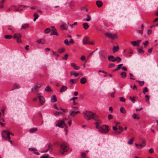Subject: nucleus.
<instances>
[{
    "label": "nucleus",
    "mask_w": 158,
    "mask_h": 158,
    "mask_svg": "<svg viewBox=\"0 0 158 158\" xmlns=\"http://www.w3.org/2000/svg\"><path fill=\"white\" fill-rule=\"evenodd\" d=\"M93 113L91 111H86L83 112L84 118L86 120H89L92 119Z\"/></svg>",
    "instance_id": "1"
},
{
    "label": "nucleus",
    "mask_w": 158,
    "mask_h": 158,
    "mask_svg": "<svg viewBox=\"0 0 158 158\" xmlns=\"http://www.w3.org/2000/svg\"><path fill=\"white\" fill-rule=\"evenodd\" d=\"M22 36V35L21 33H16L14 34L13 38L15 39H16L17 42L19 43H21L22 41L21 39Z\"/></svg>",
    "instance_id": "2"
},
{
    "label": "nucleus",
    "mask_w": 158,
    "mask_h": 158,
    "mask_svg": "<svg viewBox=\"0 0 158 158\" xmlns=\"http://www.w3.org/2000/svg\"><path fill=\"white\" fill-rule=\"evenodd\" d=\"M60 149L63 151V152H60V153L61 154H63L64 152H65L67 151L68 150V147L67 144L65 143H63L60 145Z\"/></svg>",
    "instance_id": "3"
},
{
    "label": "nucleus",
    "mask_w": 158,
    "mask_h": 158,
    "mask_svg": "<svg viewBox=\"0 0 158 158\" xmlns=\"http://www.w3.org/2000/svg\"><path fill=\"white\" fill-rule=\"evenodd\" d=\"M99 131L103 133H106L109 131V126L106 125H103L99 128Z\"/></svg>",
    "instance_id": "4"
},
{
    "label": "nucleus",
    "mask_w": 158,
    "mask_h": 158,
    "mask_svg": "<svg viewBox=\"0 0 158 158\" xmlns=\"http://www.w3.org/2000/svg\"><path fill=\"white\" fill-rule=\"evenodd\" d=\"M10 132L9 131L3 130L2 132V137L4 139H6L10 137Z\"/></svg>",
    "instance_id": "5"
},
{
    "label": "nucleus",
    "mask_w": 158,
    "mask_h": 158,
    "mask_svg": "<svg viewBox=\"0 0 158 158\" xmlns=\"http://www.w3.org/2000/svg\"><path fill=\"white\" fill-rule=\"evenodd\" d=\"M105 35L109 38L112 40H114L118 38V35L116 34H112L110 33L106 32L105 34Z\"/></svg>",
    "instance_id": "6"
},
{
    "label": "nucleus",
    "mask_w": 158,
    "mask_h": 158,
    "mask_svg": "<svg viewBox=\"0 0 158 158\" xmlns=\"http://www.w3.org/2000/svg\"><path fill=\"white\" fill-rule=\"evenodd\" d=\"M37 98L40 101V105H43L45 102V100L43 96H41L39 94H37Z\"/></svg>",
    "instance_id": "7"
},
{
    "label": "nucleus",
    "mask_w": 158,
    "mask_h": 158,
    "mask_svg": "<svg viewBox=\"0 0 158 158\" xmlns=\"http://www.w3.org/2000/svg\"><path fill=\"white\" fill-rule=\"evenodd\" d=\"M65 120H66L65 118L63 119L60 121V122L56 125V126L60 127H64V126L65 125L64 122Z\"/></svg>",
    "instance_id": "8"
},
{
    "label": "nucleus",
    "mask_w": 158,
    "mask_h": 158,
    "mask_svg": "<svg viewBox=\"0 0 158 158\" xmlns=\"http://www.w3.org/2000/svg\"><path fill=\"white\" fill-rule=\"evenodd\" d=\"M64 43L66 45L69 46L70 45V44H73L74 43V41L73 39H71L70 41H69V42L68 41V40L67 39H66L64 40Z\"/></svg>",
    "instance_id": "9"
},
{
    "label": "nucleus",
    "mask_w": 158,
    "mask_h": 158,
    "mask_svg": "<svg viewBox=\"0 0 158 158\" xmlns=\"http://www.w3.org/2000/svg\"><path fill=\"white\" fill-rule=\"evenodd\" d=\"M51 27H53V29H52V32L50 33V35H58V34L57 32L56 29L55 28L54 26H52Z\"/></svg>",
    "instance_id": "10"
},
{
    "label": "nucleus",
    "mask_w": 158,
    "mask_h": 158,
    "mask_svg": "<svg viewBox=\"0 0 158 158\" xmlns=\"http://www.w3.org/2000/svg\"><path fill=\"white\" fill-rule=\"evenodd\" d=\"M60 28L62 30H66L68 29V26L66 23H63L60 26Z\"/></svg>",
    "instance_id": "11"
},
{
    "label": "nucleus",
    "mask_w": 158,
    "mask_h": 158,
    "mask_svg": "<svg viewBox=\"0 0 158 158\" xmlns=\"http://www.w3.org/2000/svg\"><path fill=\"white\" fill-rule=\"evenodd\" d=\"M29 27V25L27 23H24L22 24L21 27L20 28V30L26 29Z\"/></svg>",
    "instance_id": "12"
},
{
    "label": "nucleus",
    "mask_w": 158,
    "mask_h": 158,
    "mask_svg": "<svg viewBox=\"0 0 158 158\" xmlns=\"http://www.w3.org/2000/svg\"><path fill=\"white\" fill-rule=\"evenodd\" d=\"M78 81V79H71L69 80V81L71 85H73V84H76Z\"/></svg>",
    "instance_id": "13"
},
{
    "label": "nucleus",
    "mask_w": 158,
    "mask_h": 158,
    "mask_svg": "<svg viewBox=\"0 0 158 158\" xmlns=\"http://www.w3.org/2000/svg\"><path fill=\"white\" fill-rule=\"evenodd\" d=\"M89 38L87 37H85L83 40V44H90L88 41Z\"/></svg>",
    "instance_id": "14"
},
{
    "label": "nucleus",
    "mask_w": 158,
    "mask_h": 158,
    "mask_svg": "<svg viewBox=\"0 0 158 158\" xmlns=\"http://www.w3.org/2000/svg\"><path fill=\"white\" fill-rule=\"evenodd\" d=\"M29 150L30 151L34 152V153L35 154H36V155H38L39 154V153L38 152H36L37 150L35 148H29Z\"/></svg>",
    "instance_id": "15"
},
{
    "label": "nucleus",
    "mask_w": 158,
    "mask_h": 158,
    "mask_svg": "<svg viewBox=\"0 0 158 158\" xmlns=\"http://www.w3.org/2000/svg\"><path fill=\"white\" fill-rule=\"evenodd\" d=\"M92 117V119H93L95 121L98 120L99 119L98 116L94 113Z\"/></svg>",
    "instance_id": "16"
},
{
    "label": "nucleus",
    "mask_w": 158,
    "mask_h": 158,
    "mask_svg": "<svg viewBox=\"0 0 158 158\" xmlns=\"http://www.w3.org/2000/svg\"><path fill=\"white\" fill-rule=\"evenodd\" d=\"M36 42L39 44H44L45 43V40L44 39H39L37 40Z\"/></svg>",
    "instance_id": "17"
},
{
    "label": "nucleus",
    "mask_w": 158,
    "mask_h": 158,
    "mask_svg": "<svg viewBox=\"0 0 158 158\" xmlns=\"http://www.w3.org/2000/svg\"><path fill=\"white\" fill-rule=\"evenodd\" d=\"M71 66L73 67L75 69L79 70L80 67L79 66H77L76 64L74 63H72L71 64Z\"/></svg>",
    "instance_id": "18"
},
{
    "label": "nucleus",
    "mask_w": 158,
    "mask_h": 158,
    "mask_svg": "<svg viewBox=\"0 0 158 158\" xmlns=\"http://www.w3.org/2000/svg\"><path fill=\"white\" fill-rule=\"evenodd\" d=\"M40 87V86H39L37 84L35 85L33 87L31 88V90L34 91L35 90H37Z\"/></svg>",
    "instance_id": "19"
},
{
    "label": "nucleus",
    "mask_w": 158,
    "mask_h": 158,
    "mask_svg": "<svg viewBox=\"0 0 158 158\" xmlns=\"http://www.w3.org/2000/svg\"><path fill=\"white\" fill-rule=\"evenodd\" d=\"M146 142L145 140H143L141 144H139V148H141L144 147L145 145Z\"/></svg>",
    "instance_id": "20"
},
{
    "label": "nucleus",
    "mask_w": 158,
    "mask_h": 158,
    "mask_svg": "<svg viewBox=\"0 0 158 158\" xmlns=\"http://www.w3.org/2000/svg\"><path fill=\"white\" fill-rule=\"evenodd\" d=\"M67 88L66 86L64 85L62 86L60 89V92L62 93L64 92L66 90Z\"/></svg>",
    "instance_id": "21"
},
{
    "label": "nucleus",
    "mask_w": 158,
    "mask_h": 158,
    "mask_svg": "<svg viewBox=\"0 0 158 158\" xmlns=\"http://www.w3.org/2000/svg\"><path fill=\"white\" fill-rule=\"evenodd\" d=\"M86 81L87 80L85 77H83L80 79V82L82 84H85Z\"/></svg>",
    "instance_id": "22"
},
{
    "label": "nucleus",
    "mask_w": 158,
    "mask_h": 158,
    "mask_svg": "<svg viewBox=\"0 0 158 158\" xmlns=\"http://www.w3.org/2000/svg\"><path fill=\"white\" fill-rule=\"evenodd\" d=\"M51 102H55L56 101L57 99L56 96L55 95H53L51 98Z\"/></svg>",
    "instance_id": "23"
},
{
    "label": "nucleus",
    "mask_w": 158,
    "mask_h": 158,
    "mask_svg": "<svg viewBox=\"0 0 158 158\" xmlns=\"http://www.w3.org/2000/svg\"><path fill=\"white\" fill-rule=\"evenodd\" d=\"M118 128L119 130H120V131H117L116 133L119 134H120L123 131V127L121 126H119L118 127Z\"/></svg>",
    "instance_id": "24"
},
{
    "label": "nucleus",
    "mask_w": 158,
    "mask_h": 158,
    "mask_svg": "<svg viewBox=\"0 0 158 158\" xmlns=\"http://www.w3.org/2000/svg\"><path fill=\"white\" fill-rule=\"evenodd\" d=\"M119 49L118 46L117 45L116 46H114L113 48V52L115 53L117 52Z\"/></svg>",
    "instance_id": "25"
},
{
    "label": "nucleus",
    "mask_w": 158,
    "mask_h": 158,
    "mask_svg": "<svg viewBox=\"0 0 158 158\" xmlns=\"http://www.w3.org/2000/svg\"><path fill=\"white\" fill-rule=\"evenodd\" d=\"M143 47H141L140 48H137V51L139 53L142 54L144 52V51L142 50Z\"/></svg>",
    "instance_id": "26"
},
{
    "label": "nucleus",
    "mask_w": 158,
    "mask_h": 158,
    "mask_svg": "<svg viewBox=\"0 0 158 158\" xmlns=\"http://www.w3.org/2000/svg\"><path fill=\"white\" fill-rule=\"evenodd\" d=\"M97 6L98 7H100L102 5V2L100 1H98L96 2Z\"/></svg>",
    "instance_id": "27"
},
{
    "label": "nucleus",
    "mask_w": 158,
    "mask_h": 158,
    "mask_svg": "<svg viewBox=\"0 0 158 158\" xmlns=\"http://www.w3.org/2000/svg\"><path fill=\"white\" fill-rule=\"evenodd\" d=\"M114 58L113 56L111 55L108 56V59L109 61H111L112 62H114Z\"/></svg>",
    "instance_id": "28"
},
{
    "label": "nucleus",
    "mask_w": 158,
    "mask_h": 158,
    "mask_svg": "<svg viewBox=\"0 0 158 158\" xmlns=\"http://www.w3.org/2000/svg\"><path fill=\"white\" fill-rule=\"evenodd\" d=\"M132 116L135 119H139V116L135 113L133 114L132 115Z\"/></svg>",
    "instance_id": "29"
},
{
    "label": "nucleus",
    "mask_w": 158,
    "mask_h": 158,
    "mask_svg": "<svg viewBox=\"0 0 158 158\" xmlns=\"http://www.w3.org/2000/svg\"><path fill=\"white\" fill-rule=\"evenodd\" d=\"M121 77L123 78H124L126 77L127 73L125 72H123L121 73Z\"/></svg>",
    "instance_id": "30"
},
{
    "label": "nucleus",
    "mask_w": 158,
    "mask_h": 158,
    "mask_svg": "<svg viewBox=\"0 0 158 158\" xmlns=\"http://www.w3.org/2000/svg\"><path fill=\"white\" fill-rule=\"evenodd\" d=\"M82 25L85 30L87 29L89 27V26L87 23H84Z\"/></svg>",
    "instance_id": "31"
},
{
    "label": "nucleus",
    "mask_w": 158,
    "mask_h": 158,
    "mask_svg": "<svg viewBox=\"0 0 158 158\" xmlns=\"http://www.w3.org/2000/svg\"><path fill=\"white\" fill-rule=\"evenodd\" d=\"M131 43L134 46H139V44H137V42L136 41H131Z\"/></svg>",
    "instance_id": "32"
},
{
    "label": "nucleus",
    "mask_w": 158,
    "mask_h": 158,
    "mask_svg": "<svg viewBox=\"0 0 158 158\" xmlns=\"http://www.w3.org/2000/svg\"><path fill=\"white\" fill-rule=\"evenodd\" d=\"M69 113L72 116H74L76 114L75 111L73 110H71L69 111Z\"/></svg>",
    "instance_id": "33"
},
{
    "label": "nucleus",
    "mask_w": 158,
    "mask_h": 158,
    "mask_svg": "<svg viewBox=\"0 0 158 158\" xmlns=\"http://www.w3.org/2000/svg\"><path fill=\"white\" fill-rule=\"evenodd\" d=\"M123 65V64H119L118 65V67H117V68L114 69L113 70V72H114L115 71H117L121 67V66H122Z\"/></svg>",
    "instance_id": "34"
},
{
    "label": "nucleus",
    "mask_w": 158,
    "mask_h": 158,
    "mask_svg": "<svg viewBox=\"0 0 158 158\" xmlns=\"http://www.w3.org/2000/svg\"><path fill=\"white\" fill-rule=\"evenodd\" d=\"M37 129L36 128H32L29 130V132L31 133H33L36 131Z\"/></svg>",
    "instance_id": "35"
},
{
    "label": "nucleus",
    "mask_w": 158,
    "mask_h": 158,
    "mask_svg": "<svg viewBox=\"0 0 158 158\" xmlns=\"http://www.w3.org/2000/svg\"><path fill=\"white\" fill-rule=\"evenodd\" d=\"M136 81L138 82L140 86H142L144 84V81H140L139 80H136Z\"/></svg>",
    "instance_id": "36"
},
{
    "label": "nucleus",
    "mask_w": 158,
    "mask_h": 158,
    "mask_svg": "<svg viewBox=\"0 0 158 158\" xmlns=\"http://www.w3.org/2000/svg\"><path fill=\"white\" fill-rule=\"evenodd\" d=\"M62 112H59L58 111H55L53 112V114L55 116H58L60 115V114H62Z\"/></svg>",
    "instance_id": "37"
},
{
    "label": "nucleus",
    "mask_w": 158,
    "mask_h": 158,
    "mask_svg": "<svg viewBox=\"0 0 158 158\" xmlns=\"http://www.w3.org/2000/svg\"><path fill=\"white\" fill-rule=\"evenodd\" d=\"M15 6H11L8 9H7L6 10L7 12H8L9 11L12 10H15Z\"/></svg>",
    "instance_id": "38"
},
{
    "label": "nucleus",
    "mask_w": 158,
    "mask_h": 158,
    "mask_svg": "<svg viewBox=\"0 0 158 158\" xmlns=\"http://www.w3.org/2000/svg\"><path fill=\"white\" fill-rule=\"evenodd\" d=\"M120 111L121 112L123 113V114H125L126 113V110L123 107H121L120 109Z\"/></svg>",
    "instance_id": "39"
},
{
    "label": "nucleus",
    "mask_w": 158,
    "mask_h": 158,
    "mask_svg": "<svg viewBox=\"0 0 158 158\" xmlns=\"http://www.w3.org/2000/svg\"><path fill=\"white\" fill-rule=\"evenodd\" d=\"M121 60V59L118 56H117L116 58H114V61H117V63H118L120 60Z\"/></svg>",
    "instance_id": "40"
},
{
    "label": "nucleus",
    "mask_w": 158,
    "mask_h": 158,
    "mask_svg": "<svg viewBox=\"0 0 158 158\" xmlns=\"http://www.w3.org/2000/svg\"><path fill=\"white\" fill-rule=\"evenodd\" d=\"M4 37L7 39H11L13 37V36L11 35H6Z\"/></svg>",
    "instance_id": "41"
},
{
    "label": "nucleus",
    "mask_w": 158,
    "mask_h": 158,
    "mask_svg": "<svg viewBox=\"0 0 158 158\" xmlns=\"http://www.w3.org/2000/svg\"><path fill=\"white\" fill-rule=\"evenodd\" d=\"M134 140V138L133 137L131 139H130L129 140L128 142V143L129 145L131 144L132 143Z\"/></svg>",
    "instance_id": "42"
},
{
    "label": "nucleus",
    "mask_w": 158,
    "mask_h": 158,
    "mask_svg": "<svg viewBox=\"0 0 158 158\" xmlns=\"http://www.w3.org/2000/svg\"><path fill=\"white\" fill-rule=\"evenodd\" d=\"M45 90L47 92H49L50 91H52V90L50 87L48 86H47L45 89Z\"/></svg>",
    "instance_id": "43"
},
{
    "label": "nucleus",
    "mask_w": 158,
    "mask_h": 158,
    "mask_svg": "<svg viewBox=\"0 0 158 158\" xmlns=\"http://www.w3.org/2000/svg\"><path fill=\"white\" fill-rule=\"evenodd\" d=\"M100 58L102 60H104L106 59V57L103 55L101 54L100 55Z\"/></svg>",
    "instance_id": "44"
},
{
    "label": "nucleus",
    "mask_w": 158,
    "mask_h": 158,
    "mask_svg": "<svg viewBox=\"0 0 158 158\" xmlns=\"http://www.w3.org/2000/svg\"><path fill=\"white\" fill-rule=\"evenodd\" d=\"M20 88L19 85L16 84H14L13 85V89H18Z\"/></svg>",
    "instance_id": "45"
},
{
    "label": "nucleus",
    "mask_w": 158,
    "mask_h": 158,
    "mask_svg": "<svg viewBox=\"0 0 158 158\" xmlns=\"http://www.w3.org/2000/svg\"><path fill=\"white\" fill-rule=\"evenodd\" d=\"M65 49L64 48H62L59 49L58 50V52L60 53H61L63 52L65 50Z\"/></svg>",
    "instance_id": "46"
},
{
    "label": "nucleus",
    "mask_w": 158,
    "mask_h": 158,
    "mask_svg": "<svg viewBox=\"0 0 158 158\" xmlns=\"http://www.w3.org/2000/svg\"><path fill=\"white\" fill-rule=\"evenodd\" d=\"M86 156V153L85 152H82L81 154V157L82 158H85Z\"/></svg>",
    "instance_id": "47"
},
{
    "label": "nucleus",
    "mask_w": 158,
    "mask_h": 158,
    "mask_svg": "<svg viewBox=\"0 0 158 158\" xmlns=\"http://www.w3.org/2000/svg\"><path fill=\"white\" fill-rule=\"evenodd\" d=\"M48 150H50V151H51L52 150V148H51V146L50 145L48 146V148L47 150H46L45 151H43L42 152H43V153L46 152H47Z\"/></svg>",
    "instance_id": "48"
},
{
    "label": "nucleus",
    "mask_w": 158,
    "mask_h": 158,
    "mask_svg": "<svg viewBox=\"0 0 158 158\" xmlns=\"http://www.w3.org/2000/svg\"><path fill=\"white\" fill-rule=\"evenodd\" d=\"M87 19H86L85 20L86 21H89L90 19H91V17L89 15H87Z\"/></svg>",
    "instance_id": "49"
},
{
    "label": "nucleus",
    "mask_w": 158,
    "mask_h": 158,
    "mask_svg": "<svg viewBox=\"0 0 158 158\" xmlns=\"http://www.w3.org/2000/svg\"><path fill=\"white\" fill-rule=\"evenodd\" d=\"M50 31V29L49 28H46L44 31V32L45 33H48Z\"/></svg>",
    "instance_id": "50"
},
{
    "label": "nucleus",
    "mask_w": 158,
    "mask_h": 158,
    "mask_svg": "<svg viewBox=\"0 0 158 158\" xmlns=\"http://www.w3.org/2000/svg\"><path fill=\"white\" fill-rule=\"evenodd\" d=\"M114 91L110 94V96L111 97L114 98V95L115 93V90L113 89Z\"/></svg>",
    "instance_id": "51"
},
{
    "label": "nucleus",
    "mask_w": 158,
    "mask_h": 158,
    "mask_svg": "<svg viewBox=\"0 0 158 158\" xmlns=\"http://www.w3.org/2000/svg\"><path fill=\"white\" fill-rule=\"evenodd\" d=\"M68 54H66L64 56L62 57V59L64 60H66L68 59Z\"/></svg>",
    "instance_id": "52"
},
{
    "label": "nucleus",
    "mask_w": 158,
    "mask_h": 158,
    "mask_svg": "<svg viewBox=\"0 0 158 158\" xmlns=\"http://www.w3.org/2000/svg\"><path fill=\"white\" fill-rule=\"evenodd\" d=\"M115 66V65L113 63H111L109 64L108 67L109 68H111L114 67Z\"/></svg>",
    "instance_id": "53"
},
{
    "label": "nucleus",
    "mask_w": 158,
    "mask_h": 158,
    "mask_svg": "<svg viewBox=\"0 0 158 158\" xmlns=\"http://www.w3.org/2000/svg\"><path fill=\"white\" fill-rule=\"evenodd\" d=\"M148 91V89L146 87H145L144 88V89H143V92L144 94H145L146 92H147Z\"/></svg>",
    "instance_id": "54"
},
{
    "label": "nucleus",
    "mask_w": 158,
    "mask_h": 158,
    "mask_svg": "<svg viewBox=\"0 0 158 158\" xmlns=\"http://www.w3.org/2000/svg\"><path fill=\"white\" fill-rule=\"evenodd\" d=\"M113 118V116L111 114H109L108 115V118L109 120Z\"/></svg>",
    "instance_id": "55"
},
{
    "label": "nucleus",
    "mask_w": 158,
    "mask_h": 158,
    "mask_svg": "<svg viewBox=\"0 0 158 158\" xmlns=\"http://www.w3.org/2000/svg\"><path fill=\"white\" fill-rule=\"evenodd\" d=\"M130 99L133 103H135L134 101H135V99L134 97L132 98L131 96H130Z\"/></svg>",
    "instance_id": "56"
},
{
    "label": "nucleus",
    "mask_w": 158,
    "mask_h": 158,
    "mask_svg": "<svg viewBox=\"0 0 158 158\" xmlns=\"http://www.w3.org/2000/svg\"><path fill=\"white\" fill-rule=\"evenodd\" d=\"M119 99L120 101L123 102H125L126 100V99L123 97H120Z\"/></svg>",
    "instance_id": "57"
},
{
    "label": "nucleus",
    "mask_w": 158,
    "mask_h": 158,
    "mask_svg": "<svg viewBox=\"0 0 158 158\" xmlns=\"http://www.w3.org/2000/svg\"><path fill=\"white\" fill-rule=\"evenodd\" d=\"M145 97L147 98V99H146L145 100L146 102H148L149 101V96L147 95H146L145 96Z\"/></svg>",
    "instance_id": "58"
},
{
    "label": "nucleus",
    "mask_w": 158,
    "mask_h": 158,
    "mask_svg": "<svg viewBox=\"0 0 158 158\" xmlns=\"http://www.w3.org/2000/svg\"><path fill=\"white\" fill-rule=\"evenodd\" d=\"M142 44L144 45L147 46L148 44V40H147L145 42H143Z\"/></svg>",
    "instance_id": "59"
},
{
    "label": "nucleus",
    "mask_w": 158,
    "mask_h": 158,
    "mask_svg": "<svg viewBox=\"0 0 158 158\" xmlns=\"http://www.w3.org/2000/svg\"><path fill=\"white\" fill-rule=\"evenodd\" d=\"M49 155H47L46 156H42L40 157V158H49Z\"/></svg>",
    "instance_id": "60"
},
{
    "label": "nucleus",
    "mask_w": 158,
    "mask_h": 158,
    "mask_svg": "<svg viewBox=\"0 0 158 158\" xmlns=\"http://www.w3.org/2000/svg\"><path fill=\"white\" fill-rule=\"evenodd\" d=\"M34 16L35 18H36L37 19L38 18V15L37 13H35L34 15Z\"/></svg>",
    "instance_id": "61"
},
{
    "label": "nucleus",
    "mask_w": 158,
    "mask_h": 158,
    "mask_svg": "<svg viewBox=\"0 0 158 158\" xmlns=\"http://www.w3.org/2000/svg\"><path fill=\"white\" fill-rule=\"evenodd\" d=\"M60 110H61L63 112H64V113H65L67 111V109H62L61 108H60Z\"/></svg>",
    "instance_id": "62"
},
{
    "label": "nucleus",
    "mask_w": 158,
    "mask_h": 158,
    "mask_svg": "<svg viewBox=\"0 0 158 158\" xmlns=\"http://www.w3.org/2000/svg\"><path fill=\"white\" fill-rule=\"evenodd\" d=\"M149 151V152L151 153H152L154 152L152 148L150 149Z\"/></svg>",
    "instance_id": "63"
},
{
    "label": "nucleus",
    "mask_w": 158,
    "mask_h": 158,
    "mask_svg": "<svg viewBox=\"0 0 158 158\" xmlns=\"http://www.w3.org/2000/svg\"><path fill=\"white\" fill-rule=\"evenodd\" d=\"M81 59L82 60H84L85 59V57L84 56H82L81 58Z\"/></svg>",
    "instance_id": "64"
}]
</instances>
